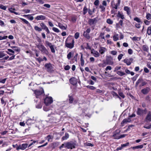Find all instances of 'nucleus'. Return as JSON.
Segmentation results:
<instances>
[{"label": "nucleus", "instance_id": "nucleus-1", "mask_svg": "<svg viewBox=\"0 0 151 151\" xmlns=\"http://www.w3.org/2000/svg\"><path fill=\"white\" fill-rule=\"evenodd\" d=\"M76 144L72 141L66 142L62 144L60 147V149L64 147L66 149H72L75 148Z\"/></svg>", "mask_w": 151, "mask_h": 151}, {"label": "nucleus", "instance_id": "nucleus-2", "mask_svg": "<svg viewBox=\"0 0 151 151\" xmlns=\"http://www.w3.org/2000/svg\"><path fill=\"white\" fill-rule=\"evenodd\" d=\"M117 3H114V1H113L111 2V6L112 8L111 11V14H115L117 11L118 7L120 5L121 3V0H116Z\"/></svg>", "mask_w": 151, "mask_h": 151}, {"label": "nucleus", "instance_id": "nucleus-3", "mask_svg": "<svg viewBox=\"0 0 151 151\" xmlns=\"http://www.w3.org/2000/svg\"><path fill=\"white\" fill-rule=\"evenodd\" d=\"M74 43L75 41L74 39L69 40L67 38L65 41V46L70 49H72L74 47Z\"/></svg>", "mask_w": 151, "mask_h": 151}, {"label": "nucleus", "instance_id": "nucleus-4", "mask_svg": "<svg viewBox=\"0 0 151 151\" xmlns=\"http://www.w3.org/2000/svg\"><path fill=\"white\" fill-rule=\"evenodd\" d=\"M53 102V99L52 97L47 96L44 99V103L46 105L48 106L51 104Z\"/></svg>", "mask_w": 151, "mask_h": 151}, {"label": "nucleus", "instance_id": "nucleus-5", "mask_svg": "<svg viewBox=\"0 0 151 151\" xmlns=\"http://www.w3.org/2000/svg\"><path fill=\"white\" fill-rule=\"evenodd\" d=\"M34 93L36 95L37 98L39 97V96L42 95L44 93L43 89L42 88L40 90H36L35 91Z\"/></svg>", "mask_w": 151, "mask_h": 151}, {"label": "nucleus", "instance_id": "nucleus-6", "mask_svg": "<svg viewBox=\"0 0 151 151\" xmlns=\"http://www.w3.org/2000/svg\"><path fill=\"white\" fill-rule=\"evenodd\" d=\"M37 47L42 53H45L47 51L46 48L43 45H37Z\"/></svg>", "mask_w": 151, "mask_h": 151}, {"label": "nucleus", "instance_id": "nucleus-7", "mask_svg": "<svg viewBox=\"0 0 151 151\" xmlns=\"http://www.w3.org/2000/svg\"><path fill=\"white\" fill-rule=\"evenodd\" d=\"M146 112V109L143 110L139 108H138L137 111V115H143L144 114H145Z\"/></svg>", "mask_w": 151, "mask_h": 151}, {"label": "nucleus", "instance_id": "nucleus-8", "mask_svg": "<svg viewBox=\"0 0 151 151\" xmlns=\"http://www.w3.org/2000/svg\"><path fill=\"white\" fill-rule=\"evenodd\" d=\"M40 26L42 28V29H43L47 32V33H50V32L47 26L43 22H42L40 24Z\"/></svg>", "mask_w": 151, "mask_h": 151}, {"label": "nucleus", "instance_id": "nucleus-9", "mask_svg": "<svg viewBox=\"0 0 151 151\" xmlns=\"http://www.w3.org/2000/svg\"><path fill=\"white\" fill-rule=\"evenodd\" d=\"M120 131L119 130H117L115 131L113 133V134L112 136V137L114 138V139H119V133H120Z\"/></svg>", "mask_w": 151, "mask_h": 151}, {"label": "nucleus", "instance_id": "nucleus-10", "mask_svg": "<svg viewBox=\"0 0 151 151\" xmlns=\"http://www.w3.org/2000/svg\"><path fill=\"white\" fill-rule=\"evenodd\" d=\"M133 60V59L132 58H130L129 59H125L124 60V62L126 63L128 65H131V63H132Z\"/></svg>", "mask_w": 151, "mask_h": 151}, {"label": "nucleus", "instance_id": "nucleus-11", "mask_svg": "<svg viewBox=\"0 0 151 151\" xmlns=\"http://www.w3.org/2000/svg\"><path fill=\"white\" fill-rule=\"evenodd\" d=\"M96 22V19L94 18L92 19H89L88 21V24L91 26L95 24Z\"/></svg>", "mask_w": 151, "mask_h": 151}, {"label": "nucleus", "instance_id": "nucleus-12", "mask_svg": "<svg viewBox=\"0 0 151 151\" xmlns=\"http://www.w3.org/2000/svg\"><path fill=\"white\" fill-rule=\"evenodd\" d=\"M69 81L70 83L73 85H76L77 83V79L74 77L71 78L69 80Z\"/></svg>", "mask_w": 151, "mask_h": 151}, {"label": "nucleus", "instance_id": "nucleus-13", "mask_svg": "<svg viewBox=\"0 0 151 151\" xmlns=\"http://www.w3.org/2000/svg\"><path fill=\"white\" fill-rule=\"evenodd\" d=\"M145 120L147 122H150L151 121V112H149L146 116Z\"/></svg>", "mask_w": 151, "mask_h": 151}, {"label": "nucleus", "instance_id": "nucleus-14", "mask_svg": "<svg viewBox=\"0 0 151 151\" xmlns=\"http://www.w3.org/2000/svg\"><path fill=\"white\" fill-rule=\"evenodd\" d=\"M45 67L48 71H50L52 69V66L50 63L45 64Z\"/></svg>", "mask_w": 151, "mask_h": 151}, {"label": "nucleus", "instance_id": "nucleus-15", "mask_svg": "<svg viewBox=\"0 0 151 151\" xmlns=\"http://www.w3.org/2000/svg\"><path fill=\"white\" fill-rule=\"evenodd\" d=\"M46 19V17L45 16L40 15L37 16L35 18V19L37 20H44Z\"/></svg>", "mask_w": 151, "mask_h": 151}, {"label": "nucleus", "instance_id": "nucleus-16", "mask_svg": "<svg viewBox=\"0 0 151 151\" xmlns=\"http://www.w3.org/2000/svg\"><path fill=\"white\" fill-rule=\"evenodd\" d=\"M28 144H23L21 145H20L18 148L17 149V150L18 149H21L22 150H25L27 147Z\"/></svg>", "mask_w": 151, "mask_h": 151}, {"label": "nucleus", "instance_id": "nucleus-17", "mask_svg": "<svg viewBox=\"0 0 151 151\" xmlns=\"http://www.w3.org/2000/svg\"><path fill=\"white\" fill-rule=\"evenodd\" d=\"M131 121V119L130 118H128L127 119H124L121 123V125L123 126H124L123 124H126L127 123L130 122Z\"/></svg>", "mask_w": 151, "mask_h": 151}, {"label": "nucleus", "instance_id": "nucleus-18", "mask_svg": "<svg viewBox=\"0 0 151 151\" xmlns=\"http://www.w3.org/2000/svg\"><path fill=\"white\" fill-rule=\"evenodd\" d=\"M91 53L95 57H98L100 55L98 51H95L93 49L91 50Z\"/></svg>", "mask_w": 151, "mask_h": 151}, {"label": "nucleus", "instance_id": "nucleus-19", "mask_svg": "<svg viewBox=\"0 0 151 151\" xmlns=\"http://www.w3.org/2000/svg\"><path fill=\"white\" fill-rule=\"evenodd\" d=\"M107 50L106 48L104 47H101L99 49V52L101 54L104 53Z\"/></svg>", "mask_w": 151, "mask_h": 151}, {"label": "nucleus", "instance_id": "nucleus-20", "mask_svg": "<svg viewBox=\"0 0 151 151\" xmlns=\"http://www.w3.org/2000/svg\"><path fill=\"white\" fill-rule=\"evenodd\" d=\"M150 90V88L148 87H146L143 89H142V90L141 91L143 94H146L149 92Z\"/></svg>", "mask_w": 151, "mask_h": 151}, {"label": "nucleus", "instance_id": "nucleus-21", "mask_svg": "<svg viewBox=\"0 0 151 151\" xmlns=\"http://www.w3.org/2000/svg\"><path fill=\"white\" fill-rule=\"evenodd\" d=\"M20 19L22 20V22H23L24 23L26 24L29 27H31V25L30 23L26 19L22 18H20Z\"/></svg>", "mask_w": 151, "mask_h": 151}, {"label": "nucleus", "instance_id": "nucleus-22", "mask_svg": "<svg viewBox=\"0 0 151 151\" xmlns=\"http://www.w3.org/2000/svg\"><path fill=\"white\" fill-rule=\"evenodd\" d=\"M124 10L127 12L128 15H129L131 14L130 9L129 7L128 6H125L124 7Z\"/></svg>", "mask_w": 151, "mask_h": 151}, {"label": "nucleus", "instance_id": "nucleus-23", "mask_svg": "<svg viewBox=\"0 0 151 151\" xmlns=\"http://www.w3.org/2000/svg\"><path fill=\"white\" fill-rule=\"evenodd\" d=\"M74 53L73 52H70L67 55V58L68 60H70L73 56Z\"/></svg>", "mask_w": 151, "mask_h": 151}, {"label": "nucleus", "instance_id": "nucleus-24", "mask_svg": "<svg viewBox=\"0 0 151 151\" xmlns=\"http://www.w3.org/2000/svg\"><path fill=\"white\" fill-rule=\"evenodd\" d=\"M143 146H144L143 145H137L136 146L132 147H131V148L133 150H134L135 149H141L143 147Z\"/></svg>", "mask_w": 151, "mask_h": 151}, {"label": "nucleus", "instance_id": "nucleus-25", "mask_svg": "<svg viewBox=\"0 0 151 151\" xmlns=\"http://www.w3.org/2000/svg\"><path fill=\"white\" fill-rule=\"evenodd\" d=\"M117 16L120 18L122 19H123L124 18V15H123L122 13H121L120 12H118Z\"/></svg>", "mask_w": 151, "mask_h": 151}, {"label": "nucleus", "instance_id": "nucleus-26", "mask_svg": "<svg viewBox=\"0 0 151 151\" xmlns=\"http://www.w3.org/2000/svg\"><path fill=\"white\" fill-rule=\"evenodd\" d=\"M69 135L68 134L66 133H65V136L62 137V139L63 140H66L69 138Z\"/></svg>", "mask_w": 151, "mask_h": 151}, {"label": "nucleus", "instance_id": "nucleus-27", "mask_svg": "<svg viewBox=\"0 0 151 151\" xmlns=\"http://www.w3.org/2000/svg\"><path fill=\"white\" fill-rule=\"evenodd\" d=\"M142 48L144 51L146 52H147L149 50L148 47L146 45H143L142 46Z\"/></svg>", "mask_w": 151, "mask_h": 151}, {"label": "nucleus", "instance_id": "nucleus-28", "mask_svg": "<svg viewBox=\"0 0 151 151\" xmlns=\"http://www.w3.org/2000/svg\"><path fill=\"white\" fill-rule=\"evenodd\" d=\"M68 98H69V102L70 104H72L73 103L74 99L73 98V96H70V95H68Z\"/></svg>", "mask_w": 151, "mask_h": 151}, {"label": "nucleus", "instance_id": "nucleus-29", "mask_svg": "<svg viewBox=\"0 0 151 151\" xmlns=\"http://www.w3.org/2000/svg\"><path fill=\"white\" fill-rule=\"evenodd\" d=\"M119 35L118 34H114L113 36V40L114 41H117L119 39Z\"/></svg>", "mask_w": 151, "mask_h": 151}, {"label": "nucleus", "instance_id": "nucleus-30", "mask_svg": "<svg viewBox=\"0 0 151 151\" xmlns=\"http://www.w3.org/2000/svg\"><path fill=\"white\" fill-rule=\"evenodd\" d=\"M83 35L84 37H85L86 38L88 39H90V38L89 33L84 32Z\"/></svg>", "mask_w": 151, "mask_h": 151}, {"label": "nucleus", "instance_id": "nucleus-31", "mask_svg": "<svg viewBox=\"0 0 151 151\" xmlns=\"http://www.w3.org/2000/svg\"><path fill=\"white\" fill-rule=\"evenodd\" d=\"M53 136L51 135H48L47 137H45L46 139H47L48 141H50V140L51 139H52L53 138Z\"/></svg>", "mask_w": 151, "mask_h": 151}, {"label": "nucleus", "instance_id": "nucleus-32", "mask_svg": "<svg viewBox=\"0 0 151 151\" xmlns=\"http://www.w3.org/2000/svg\"><path fill=\"white\" fill-rule=\"evenodd\" d=\"M58 26L62 29H66V27L63 26L62 24L61 23H59L58 24Z\"/></svg>", "mask_w": 151, "mask_h": 151}, {"label": "nucleus", "instance_id": "nucleus-33", "mask_svg": "<svg viewBox=\"0 0 151 151\" xmlns=\"http://www.w3.org/2000/svg\"><path fill=\"white\" fill-rule=\"evenodd\" d=\"M45 45L47 47L49 46L50 47H51V46L53 45L51 43L47 41H45Z\"/></svg>", "mask_w": 151, "mask_h": 151}, {"label": "nucleus", "instance_id": "nucleus-34", "mask_svg": "<svg viewBox=\"0 0 151 151\" xmlns=\"http://www.w3.org/2000/svg\"><path fill=\"white\" fill-rule=\"evenodd\" d=\"M131 38L133 41H137L139 40L140 38L137 37H131Z\"/></svg>", "mask_w": 151, "mask_h": 151}, {"label": "nucleus", "instance_id": "nucleus-35", "mask_svg": "<svg viewBox=\"0 0 151 151\" xmlns=\"http://www.w3.org/2000/svg\"><path fill=\"white\" fill-rule=\"evenodd\" d=\"M43 110L45 111H47L51 110V109L48 107L47 106H44L43 108Z\"/></svg>", "mask_w": 151, "mask_h": 151}, {"label": "nucleus", "instance_id": "nucleus-36", "mask_svg": "<svg viewBox=\"0 0 151 151\" xmlns=\"http://www.w3.org/2000/svg\"><path fill=\"white\" fill-rule=\"evenodd\" d=\"M117 74L120 76H122L125 75V73L124 72L121 71H117L116 72Z\"/></svg>", "mask_w": 151, "mask_h": 151}, {"label": "nucleus", "instance_id": "nucleus-37", "mask_svg": "<svg viewBox=\"0 0 151 151\" xmlns=\"http://www.w3.org/2000/svg\"><path fill=\"white\" fill-rule=\"evenodd\" d=\"M146 17L147 20H150L151 19V14L149 13H147Z\"/></svg>", "mask_w": 151, "mask_h": 151}, {"label": "nucleus", "instance_id": "nucleus-38", "mask_svg": "<svg viewBox=\"0 0 151 151\" xmlns=\"http://www.w3.org/2000/svg\"><path fill=\"white\" fill-rule=\"evenodd\" d=\"M81 65L82 66H83L84 64V60L83 58V55H81Z\"/></svg>", "mask_w": 151, "mask_h": 151}, {"label": "nucleus", "instance_id": "nucleus-39", "mask_svg": "<svg viewBox=\"0 0 151 151\" xmlns=\"http://www.w3.org/2000/svg\"><path fill=\"white\" fill-rule=\"evenodd\" d=\"M36 31L38 32H40L42 30V29L38 27L37 26H35L34 27Z\"/></svg>", "mask_w": 151, "mask_h": 151}, {"label": "nucleus", "instance_id": "nucleus-40", "mask_svg": "<svg viewBox=\"0 0 151 151\" xmlns=\"http://www.w3.org/2000/svg\"><path fill=\"white\" fill-rule=\"evenodd\" d=\"M147 33L149 35H150L151 34V27L150 26L148 27Z\"/></svg>", "mask_w": 151, "mask_h": 151}, {"label": "nucleus", "instance_id": "nucleus-41", "mask_svg": "<svg viewBox=\"0 0 151 151\" xmlns=\"http://www.w3.org/2000/svg\"><path fill=\"white\" fill-rule=\"evenodd\" d=\"M42 106V104L41 102H39L38 104L36 105V107L37 109H41Z\"/></svg>", "mask_w": 151, "mask_h": 151}, {"label": "nucleus", "instance_id": "nucleus-42", "mask_svg": "<svg viewBox=\"0 0 151 151\" xmlns=\"http://www.w3.org/2000/svg\"><path fill=\"white\" fill-rule=\"evenodd\" d=\"M142 78L139 79L136 83V86H137L138 85L139 83H142Z\"/></svg>", "mask_w": 151, "mask_h": 151}, {"label": "nucleus", "instance_id": "nucleus-43", "mask_svg": "<svg viewBox=\"0 0 151 151\" xmlns=\"http://www.w3.org/2000/svg\"><path fill=\"white\" fill-rule=\"evenodd\" d=\"M52 29L54 32L57 33H59L60 32L59 30L58 29L55 27H53L52 28Z\"/></svg>", "mask_w": 151, "mask_h": 151}, {"label": "nucleus", "instance_id": "nucleus-44", "mask_svg": "<svg viewBox=\"0 0 151 151\" xmlns=\"http://www.w3.org/2000/svg\"><path fill=\"white\" fill-rule=\"evenodd\" d=\"M11 47L14 49V50L15 51H17V52H19L20 51V49L17 47L12 46Z\"/></svg>", "mask_w": 151, "mask_h": 151}, {"label": "nucleus", "instance_id": "nucleus-45", "mask_svg": "<svg viewBox=\"0 0 151 151\" xmlns=\"http://www.w3.org/2000/svg\"><path fill=\"white\" fill-rule=\"evenodd\" d=\"M87 9L86 6H84L83 9V14L84 15L87 12Z\"/></svg>", "mask_w": 151, "mask_h": 151}, {"label": "nucleus", "instance_id": "nucleus-46", "mask_svg": "<svg viewBox=\"0 0 151 151\" xmlns=\"http://www.w3.org/2000/svg\"><path fill=\"white\" fill-rule=\"evenodd\" d=\"M1 102L2 104H4L5 106L6 103V101H5L3 99V98H2L1 99Z\"/></svg>", "mask_w": 151, "mask_h": 151}, {"label": "nucleus", "instance_id": "nucleus-47", "mask_svg": "<svg viewBox=\"0 0 151 151\" xmlns=\"http://www.w3.org/2000/svg\"><path fill=\"white\" fill-rule=\"evenodd\" d=\"M106 22L109 24H112L113 23V22L110 19H107Z\"/></svg>", "mask_w": 151, "mask_h": 151}, {"label": "nucleus", "instance_id": "nucleus-48", "mask_svg": "<svg viewBox=\"0 0 151 151\" xmlns=\"http://www.w3.org/2000/svg\"><path fill=\"white\" fill-rule=\"evenodd\" d=\"M22 12H24L25 13H28L30 12V10L28 9H23L22 10Z\"/></svg>", "mask_w": 151, "mask_h": 151}, {"label": "nucleus", "instance_id": "nucleus-49", "mask_svg": "<svg viewBox=\"0 0 151 151\" xmlns=\"http://www.w3.org/2000/svg\"><path fill=\"white\" fill-rule=\"evenodd\" d=\"M87 88H89L92 90H94L96 89V88L92 86H86Z\"/></svg>", "mask_w": 151, "mask_h": 151}, {"label": "nucleus", "instance_id": "nucleus-50", "mask_svg": "<svg viewBox=\"0 0 151 151\" xmlns=\"http://www.w3.org/2000/svg\"><path fill=\"white\" fill-rule=\"evenodd\" d=\"M134 20L138 23H140L141 22L140 19L137 17L134 18Z\"/></svg>", "mask_w": 151, "mask_h": 151}, {"label": "nucleus", "instance_id": "nucleus-51", "mask_svg": "<svg viewBox=\"0 0 151 151\" xmlns=\"http://www.w3.org/2000/svg\"><path fill=\"white\" fill-rule=\"evenodd\" d=\"M80 35L79 33L78 32H76L74 35L75 38L76 39H77L79 37Z\"/></svg>", "mask_w": 151, "mask_h": 151}, {"label": "nucleus", "instance_id": "nucleus-52", "mask_svg": "<svg viewBox=\"0 0 151 151\" xmlns=\"http://www.w3.org/2000/svg\"><path fill=\"white\" fill-rule=\"evenodd\" d=\"M124 56V55L122 54H119L118 57V59L120 61L122 58V57Z\"/></svg>", "mask_w": 151, "mask_h": 151}, {"label": "nucleus", "instance_id": "nucleus-53", "mask_svg": "<svg viewBox=\"0 0 151 151\" xmlns=\"http://www.w3.org/2000/svg\"><path fill=\"white\" fill-rule=\"evenodd\" d=\"M112 94L114 97H115L116 98H120L119 97L118 95L117 94L115 93V92H113L112 93Z\"/></svg>", "mask_w": 151, "mask_h": 151}, {"label": "nucleus", "instance_id": "nucleus-54", "mask_svg": "<svg viewBox=\"0 0 151 151\" xmlns=\"http://www.w3.org/2000/svg\"><path fill=\"white\" fill-rule=\"evenodd\" d=\"M35 122L34 120H33L32 119H29L27 121V123H34Z\"/></svg>", "mask_w": 151, "mask_h": 151}, {"label": "nucleus", "instance_id": "nucleus-55", "mask_svg": "<svg viewBox=\"0 0 151 151\" xmlns=\"http://www.w3.org/2000/svg\"><path fill=\"white\" fill-rule=\"evenodd\" d=\"M50 48L52 52L53 53L55 52V51L54 48V45H52L51 47H50Z\"/></svg>", "mask_w": 151, "mask_h": 151}, {"label": "nucleus", "instance_id": "nucleus-56", "mask_svg": "<svg viewBox=\"0 0 151 151\" xmlns=\"http://www.w3.org/2000/svg\"><path fill=\"white\" fill-rule=\"evenodd\" d=\"M119 94L120 96L123 99H124L125 97V96L124 95L123 93L122 92H119Z\"/></svg>", "mask_w": 151, "mask_h": 151}, {"label": "nucleus", "instance_id": "nucleus-57", "mask_svg": "<svg viewBox=\"0 0 151 151\" xmlns=\"http://www.w3.org/2000/svg\"><path fill=\"white\" fill-rule=\"evenodd\" d=\"M144 22L145 24L147 25H149L150 24V22L147 20L145 19L144 21Z\"/></svg>", "mask_w": 151, "mask_h": 151}, {"label": "nucleus", "instance_id": "nucleus-58", "mask_svg": "<svg viewBox=\"0 0 151 151\" xmlns=\"http://www.w3.org/2000/svg\"><path fill=\"white\" fill-rule=\"evenodd\" d=\"M110 53L112 55H116L117 52L115 50H112L111 52Z\"/></svg>", "mask_w": 151, "mask_h": 151}, {"label": "nucleus", "instance_id": "nucleus-59", "mask_svg": "<svg viewBox=\"0 0 151 151\" xmlns=\"http://www.w3.org/2000/svg\"><path fill=\"white\" fill-rule=\"evenodd\" d=\"M129 145V142H127V143L124 144H122L121 145V146L122 148H124V147H126L127 146H128Z\"/></svg>", "mask_w": 151, "mask_h": 151}, {"label": "nucleus", "instance_id": "nucleus-60", "mask_svg": "<svg viewBox=\"0 0 151 151\" xmlns=\"http://www.w3.org/2000/svg\"><path fill=\"white\" fill-rule=\"evenodd\" d=\"M2 87H0V96H1L2 95H4V90H1V88Z\"/></svg>", "mask_w": 151, "mask_h": 151}, {"label": "nucleus", "instance_id": "nucleus-61", "mask_svg": "<svg viewBox=\"0 0 151 151\" xmlns=\"http://www.w3.org/2000/svg\"><path fill=\"white\" fill-rule=\"evenodd\" d=\"M100 8L101 9L102 11H104L105 9V7L104 6L100 5Z\"/></svg>", "mask_w": 151, "mask_h": 151}, {"label": "nucleus", "instance_id": "nucleus-62", "mask_svg": "<svg viewBox=\"0 0 151 151\" xmlns=\"http://www.w3.org/2000/svg\"><path fill=\"white\" fill-rule=\"evenodd\" d=\"M36 59L37 60L39 63L41 62V61H43V60L41 58L39 57L36 58Z\"/></svg>", "mask_w": 151, "mask_h": 151}, {"label": "nucleus", "instance_id": "nucleus-63", "mask_svg": "<svg viewBox=\"0 0 151 151\" xmlns=\"http://www.w3.org/2000/svg\"><path fill=\"white\" fill-rule=\"evenodd\" d=\"M5 56V54L3 52H0V58H2Z\"/></svg>", "mask_w": 151, "mask_h": 151}, {"label": "nucleus", "instance_id": "nucleus-64", "mask_svg": "<svg viewBox=\"0 0 151 151\" xmlns=\"http://www.w3.org/2000/svg\"><path fill=\"white\" fill-rule=\"evenodd\" d=\"M0 9H3L4 10H6V7L3 5H1L0 6Z\"/></svg>", "mask_w": 151, "mask_h": 151}]
</instances>
